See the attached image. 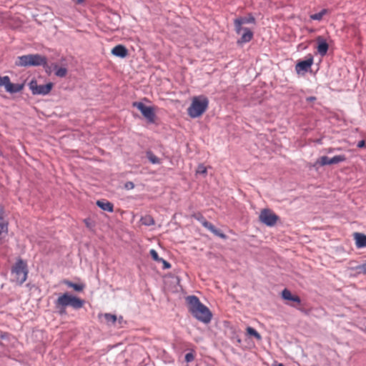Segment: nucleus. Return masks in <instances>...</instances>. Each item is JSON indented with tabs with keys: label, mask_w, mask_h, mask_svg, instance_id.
Segmentation results:
<instances>
[{
	"label": "nucleus",
	"mask_w": 366,
	"mask_h": 366,
	"mask_svg": "<svg viewBox=\"0 0 366 366\" xmlns=\"http://www.w3.org/2000/svg\"><path fill=\"white\" fill-rule=\"evenodd\" d=\"M54 86L53 83L39 85L36 79H32L29 83V87L33 95H46L50 93Z\"/></svg>",
	"instance_id": "nucleus-6"
},
{
	"label": "nucleus",
	"mask_w": 366,
	"mask_h": 366,
	"mask_svg": "<svg viewBox=\"0 0 366 366\" xmlns=\"http://www.w3.org/2000/svg\"><path fill=\"white\" fill-rule=\"evenodd\" d=\"M97 206H99L101 209H102L104 211L107 212H113L114 210V205L112 203L109 202L107 200H98L97 202Z\"/></svg>",
	"instance_id": "nucleus-18"
},
{
	"label": "nucleus",
	"mask_w": 366,
	"mask_h": 366,
	"mask_svg": "<svg viewBox=\"0 0 366 366\" xmlns=\"http://www.w3.org/2000/svg\"><path fill=\"white\" fill-rule=\"evenodd\" d=\"M149 253H150V255H151L152 258L154 261L159 262H160V260H162V258H160V257H159V255H158V254H157V251H156V250H154V249H151V250L149 251Z\"/></svg>",
	"instance_id": "nucleus-28"
},
{
	"label": "nucleus",
	"mask_w": 366,
	"mask_h": 366,
	"mask_svg": "<svg viewBox=\"0 0 366 366\" xmlns=\"http://www.w3.org/2000/svg\"><path fill=\"white\" fill-rule=\"evenodd\" d=\"M11 272L14 274L16 282L22 285L26 280L28 274L26 262L19 259L13 267Z\"/></svg>",
	"instance_id": "nucleus-5"
},
{
	"label": "nucleus",
	"mask_w": 366,
	"mask_h": 366,
	"mask_svg": "<svg viewBox=\"0 0 366 366\" xmlns=\"http://www.w3.org/2000/svg\"><path fill=\"white\" fill-rule=\"evenodd\" d=\"M314 59L311 54H308L305 60L300 61L295 66V71L297 74H304L307 72L313 64Z\"/></svg>",
	"instance_id": "nucleus-10"
},
{
	"label": "nucleus",
	"mask_w": 366,
	"mask_h": 366,
	"mask_svg": "<svg viewBox=\"0 0 366 366\" xmlns=\"http://www.w3.org/2000/svg\"><path fill=\"white\" fill-rule=\"evenodd\" d=\"M255 22V19L252 14H249L248 16L246 17H239L234 21L235 31L237 34H240L242 29H243L242 26L246 24H254Z\"/></svg>",
	"instance_id": "nucleus-11"
},
{
	"label": "nucleus",
	"mask_w": 366,
	"mask_h": 366,
	"mask_svg": "<svg viewBox=\"0 0 366 366\" xmlns=\"http://www.w3.org/2000/svg\"><path fill=\"white\" fill-rule=\"evenodd\" d=\"M194 360V355L192 352H189L185 355V360L187 362H190Z\"/></svg>",
	"instance_id": "nucleus-30"
},
{
	"label": "nucleus",
	"mask_w": 366,
	"mask_h": 366,
	"mask_svg": "<svg viewBox=\"0 0 366 366\" xmlns=\"http://www.w3.org/2000/svg\"><path fill=\"white\" fill-rule=\"evenodd\" d=\"M159 262H162L163 264V268L164 269H169L171 267V264L166 260L162 258V260H160Z\"/></svg>",
	"instance_id": "nucleus-33"
},
{
	"label": "nucleus",
	"mask_w": 366,
	"mask_h": 366,
	"mask_svg": "<svg viewBox=\"0 0 366 366\" xmlns=\"http://www.w3.org/2000/svg\"><path fill=\"white\" fill-rule=\"evenodd\" d=\"M345 160L346 157L345 155H337L332 158H329L327 156H322L316 161L315 165L323 167L325 165L336 164L340 162H345Z\"/></svg>",
	"instance_id": "nucleus-9"
},
{
	"label": "nucleus",
	"mask_w": 366,
	"mask_h": 366,
	"mask_svg": "<svg viewBox=\"0 0 366 366\" xmlns=\"http://www.w3.org/2000/svg\"><path fill=\"white\" fill-rule=\"evenodd\" d=\"M209 101L204 96L195 97L192 99V104L187 109V113L192 118L202 116L207 110Z\"/></svg>",
	"instance_id": "nucleus-3"
},
{
	"label": "nucleus",
	"mask_w": 366,
	"mask_h": 366,
	"mask_svg": "<svg viewBox=\"0 0 366 366\" xmlns=\"http://www.w3.org/2000/svg\"><path fill=\"white\" fill-rule=\"evenodd\" d=\"M8 222L5 218L4 209L2 207H0V229L7 228Z\"/></svg>",
	"instance_id": "nucleus-20"
},
{
	"label": "nucleus",
	"mask_w": 366,
	"mask_h": 366,
	"mask_svg": "<svg viewBox=\"0 0 366 366\" xmlns=\"http://www.w3.org/2000/svg\"><path fill=\"white\" fill-rule=\"evenodd\" d=\"M65 284L68 287H69L71 288H73L75 291H77V292H81L84 288V285L76 284V283L71 282L69 281H66Z\"/></svg>",
	"instance_id": "nucleus-23"
},
{
	"label": "nucleus",
	"mask_w": 366,
	"mask_h": 366,
	"mask_svg": "<svg viewBox=\"0 0 366 366\" xmlns=\"http://www.w3.org/2000/svg\"><path fill=\"white\" fill-rule=\"evenodd\" d=\"M147 157L148 159L152 162V164H159L160 159L154 155L152 152H147Z\"/></svg>",
	"instance_id": "nucleus-25"
},
{
	"label": "nucleus",
	"mask_w": 366,
	"mask_h": 366,
	"mask_svg": "<svg viewBox=\"0 0 366 366\" xmlns=\"http://www.w3.org/2000/svg\"><path fill=\"white\" fill-rule=\"evenodd\" d=\"M134 187V184L132 182H127L125 184V188L127 189H132Z\"/></svg>",
	"instance_id": "nucleus-34"
},
{
	"label": "nucleus",
	"mask_w": 366,
	"mask_h": 366,
	"mask_svg": "<svg viewBox=\"0 0 366 366\" xmlns=\"http://www.w3.org/2000/svg\"><path fill=\"white\" fill-rule=\"evenodd\" d=\"M6 83L4 84V88L7 92L11 94L17 93L21 92L24 89V84H13L11 82L9 77L8 76L5 79Z\"/></svg>",
	"instance_id": "nucleus-12"
},
{
	"label": "nucleus",
	"mask_w": 366,
	"mask_h": 366,
	"mask_svg": "<svg viewBox=\"0 0 366 366\" xmlns=\"http://www.w3.org/2000/svg\"><path fill=\"white\" fill-rule=\"evenodd\" d=\"M55 69V74L59 77H64L67 74V69L65 67H59L56 64H53Z\"/></svg>",
	"instance_id": "nucleus-19"
},
{
	"label": "nucleus",
	"mask_w": 366,
	"mask_h": 366,
	"mask_svg": "<svg viewBox=\"0 0 366 366\" xmlns=\"http://www.w3.org/2000/svg\"><path fill=\"white\" fill-rule=\"evenodd\" d=\"M282 297L285 300L292 301L297 304H300L301 302L300 298L297 295H293L291 293V292L287 289H285L282 290Z\"/></svg>",
	"instance_id": "nucleus-16"
},
{
	"label": "nucleus",
	"mask_w": 366,
	"mask_h": 366,
	"mask_svg": "<svg viewBox=\"0 0 366 366\" xmlns=\"http://www.w3.org/2000/svg\"><path fill=\"white\" fill-rule=\"evenodd\" d=\"M316 100V97H307V102H314Z\"/></svg>",
	"instance_id": "nucleus-37"
},
{
	"label": "nucleus",
	"mask_w": 366,
	"mask_h": 366,
	"mask_svg": "<svg viewBox=\"0 0 366 366\" xmlns=\"http://www.w3.org/2000/svg\"><path fill=\"white\" fill-rule=\"evenodd\" d=\"M134 107L138 109L149 123H154L156 119L155 110L152 107H148L142 102H134L132 104Z\"/></svg>",
	"instance_id": "nucleus-8"
},
{
	"label": "nucleus",
	"mask_w": 366,
	"mask_h": 366,
	"mask_svg": "<svg viewBox=\"0 0 366 366\" xmlns=\"http://www.w3.org/2000/svg\"><path fill=\"white\" fill-rule=\"evenodd\" d=\"M112 54L116 56L124 58L127 56L128 51L124 46H123L122 44H119V45L115 46L112 49Z\"/></svg>",
	"instance_id": "nucleus-14"
},
{
	"label": "nucleus",
	"mask_w": 366,
	"mask_h": 366,
	"mask_svg": "<svg viewBox=\"0 0 366 366\" xmlns=\"http://www.w3.org/2000/svg\"><path fill=\"white\" fill-rule=\"evenodd\" d=\"M15 64L17 66L24 67L43 66L46 71L50 73V71H49L50 68L47 64L46 57L38 54L18 56Z\"/></svg>",
	"instance_id": "nucleus-2"
},
{
	"label": "nucleus",
	"mask_w": 366,
	"mask_h": 366,
	"mask_svg": "<svg viewBox=\"0 0 366 366\" xmlns=\"http://www.w3.org/2000/svg\"><path fill=\"white\" fill-rule=\"evenodd\" d=\"M354 237L357 248L366 247V235L355 232L354 233Z\"/></svg>",
	"instance_id": "nucleus-17"
},
{
	"label": "nucleus",
	"mask_w": 366,
	"mask_h": 366,
	"mask_svg": "<svg viewBox=\"0 0 366 366\" xmlns=\"http://www.w3.org/2000/svg\"><path fill=\"white\" fill-rule=\"evenodd\" d=\"M243 33L240 39L237 41L239 44H243L250 41L253 38V32L248 28H244L242 29Z\"/></svg>",
	"instance_id": "nucleus-15"
},
{
	"label": "nucleus",
	"mask_w": 366,
	"mask_h": 366,
	"mask_svg": "<svg viewBox=\"0 0 366 366\" xmlns=\"http://www.w3.org/2000/svg\"><path fill=\"white\" fill-rule=\"evenodd\" d=\"M140 222H141V225L151 226V225L154 224V221L152 216L145 215L141 218Z\"/></svg>",
	"instance_id": "nucleus-21"
},
{
	"label": "nucleus",
	"mask_w": 366,
	"mask_h": 366,
	"mask_svg": "<svg viewBox=\"0 0 366 366\" xmlns=\"http://www.w3.org/2000/svg\"><path fill=\"white\" fill-rule=\"evenodd\" d=\"M214 235L224 239L226 236L221 232V230H212Z\"/></svg>",
	"instance_id": "nucleus-31"
},
{
	"label": "nucleus",
	"mask_w": 366,
	"mask_h": 366,
	"mask_svg": "<svg viewBox=\"0 0 366 366\" xmlns=\"http://www.w3.org/2000/svg\"><path fill=\"white\" fill-rule=\"evenodd\" d=\"M277 366H285V365L282 364H279Z\"/></svg>",
	"instance_id": "nucleus-39"
},
{
	"label": "nucleus",
	"mask_w": 366,
	"mask_h": 366,
	"mask_svg": "<svg viewBox=\"0 0 366 366\" xmlns=\"http://www.w3.org/2000/svg\"><path fill=\"white\" fill-rule=\"evenodd\" d=\"M365 141H364V140H361V141H360V142H358V144H357V147H358L359 148H362V147H365Z\"/></svg>",
	"instance_id": "nucleus-36"
},
{
	"label": "nucleus",
	"mask_w": 366,
	"mask_h": 366,
	"mask_svg": "<svg viewBox=\"0 0 366 366\" xmlns=\"http://www.w3.org/2000/svg\"><path fill=\"white\" fill-rule=\"evenodd\" d=\"M104 317L107 323L114 324L117 321V316L110 313H105Z\"/></svg>",
	"instance_id": "nucleus-26"
},
{
	"label": "nucleus",
	"mask_w": 366,
	"mask_h": 366,
	"mask_svg": "<svg viewBox=\"0 0 366 366\" xmlns=\"http://www.w3.org/2000/svg\"><path fill=\"white\" fill-rule=\"evenodd\" d=\"M8 77V76H0V87L1 86H4V84L6 83V80L5 79H6Z\"/></svg>",
	"instance_id": "nucleus-35"
},
{
	"label": "nucleus",
	"mask_w": 366,
	"mask_h": 366,
	"mask_svg": "<svg viewBox=\"0 0 366 366\" xmlns=\"http://www.w3.org/2000/svg\"><path fill=\"white\" fill-rule=\"evenodd\" d=\"M316 41L317 42V51L321 56H325L329 48V45L327 43L326 40L322 36H319L317 37Z\"/></svg>",
	"instance_id": "nucleus-13"
},
{
	"label": "nucleus",
	"mask_w": 366,
	"mask_h": 366,
	"mask_svg": "<svg viewBox=\"0 0 366 366\" xmlns=\"http://www.w3.org/2000/svg\"><path fill=\"white\" fill-rule=\"evenodd\" d=\"M207 172V167H204L203 164H199L197 167V171H196L197 174H206Z\"/></svg>",
	"instance_id": "nucleus-29"
},
{
	"label": "nucleus",
	"mask_w": 366,
	"mask_h": 366,
	"mask_svg": "<svg viewBox=\"0 0 366 366\" xmlns=\"http://www.w3.org/2000/svg\"><path fill=\"white\" fill-rule=\"evenodd\" d=\"M357 269L360 272L364 274H366V262L358 266Z\"/></svg>",
	"instance_id": "nucleus-32"
},
{
	"label": "nucleus",
	"mask_w": 366,
	"mask_h": 366,
	"mask_svg": "<svg viewBox=\"0 0 366 366\" xmlns=\"http://www.w3.org/2000/svg\"><path fill=\"white\" fill-rule=\"evenodd\" d=\"M247 332L248 335L254 337L257 340L261 339V335L257 332L256 330H254V328H252L251 327H248L247 328Z\"/></svg>",
	"instance_id": "nucleus-27"
},
{
	"label": "nucleus",
	"mask_w": 366,
	"mask_h": 366,
	"mask_svg": "<svg viewBox=\"0 0 366 366\" xmlns=\"http://www.w3.org/2000/svg\"><path fill=\"white\" fill-rule=\"evenodd\" d=\"M334 150H335V149H333V148H329V149H327V152H328V153H331V152H332Z\"/></svg>",
	"instance_id": "nucleus-38"
},
{
	"label": "nucleus",
	"mask_w": 366,
	"mask_h": 366,
	"mask_svg": "<svg viewBox=\"0 0 366 366\" xmlns=\"http://www.w3.org/2000/svg\"><path fill=\"white\" fill-rule=\"evenodd\" d=\"M259 221L267 227H274L280 220L277 216L272 210L269 209H263L259 215Z\"/></svg>",
	"instance_id": "nucleus-7"
},
{
	"label": "nucleus",
	"mask_w": 366,
	"mask_h": 366,
	"mask_svg": "<svg viewBox=\"0 0 366 366\" xmlns=\"http://www.w3.org/2000/svg\"><path fill=\"white\" fill-rule=\"evenodd\" d=\"M83 305V300L76 297L69 295L68 293H64V295L59 297L56 302V307H62V310L60 311L61 313L64 312V309L67 306H71L74 309H79L82 307Z\"/></svg>",
	"instance_id": "nucleus-4"
},
{
	"label": "nucleus",
	"mask_w": 366,
	"mask_h": 366,
	"mask_svg": "<svg viewBox=\"0 0 366 366\" xmlns=\"http://www.w3.org/2000/svg\"><path fill=\"white\" fill-rule=\"evenodd\" d=\"M186 302L189 312L199 321L207 324L212 318L209 309L202 304L199 298L194 295L187 297Z\"/></svg>",
	"instance_id": "nucleus-1"
},
{
	"label": "nucleus",
	"mask_w": 366,
	"mask_h": 366,
	"mask_svg": "<svg viewBox=\"0 0 366 366\" xmlns=\"http://www.w3.org/2000/svg\"><path fill=\"white\" fill-rule=\"evenodd\" d=\"M328 13L327 9H322L321 11L317 14H311L310 18L312 20L321 21L323 16Z\"/></svg>",
	"instance_id": "nucleus-22"
},
{
	"label": "nucleus",
	"mask_w": 366,
	"mask_h": 366,
	"mask_svg": "<svg viewBox=\"0 0 366 366\" xmlns=\"http://www.w3.org/2000/svg\"><path fill=\"white\" fill-rule=\"evenodd\" d=\"M195 218H197V220H199L202 225L207 229H214L211 224H209L202 215L198 216H194Z\"/></svg>",
	"instance_id": "nucleus-24"
}]
</instances>
